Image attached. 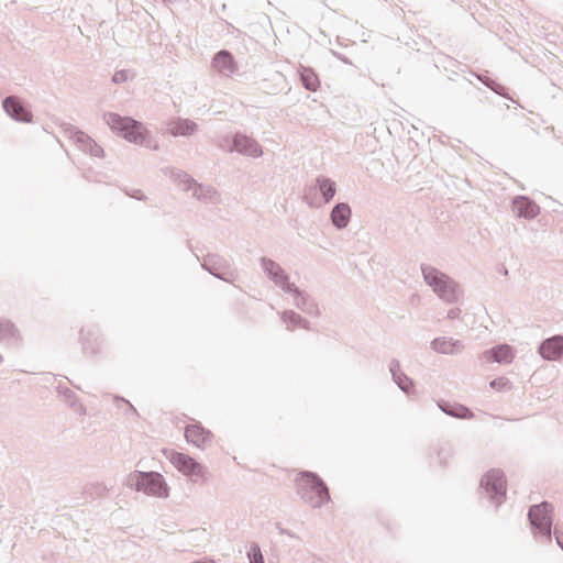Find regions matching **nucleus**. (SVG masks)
I'll use <instances>...</instances> for the list:
<instances>
[{
  "mask_svg": "<svg viewBox=\"0 0 563 563\" xmlns=\"http://www.w3.org/2000/svg\"><path fill=\"white\" fill-rule=\"evenodd\" d=\"M115 401L117 402H122L126 406V410H125V416H134V417H139V413L136 411V409L134 408V406L126 399H124L123 397H120V396H115L114 397Z\"/></svg>",
  "mask_w": 563,
  "mask_h": 563,
  "instance_id": "4c0bfd02",
  "label": "nucleus"
},
{
  "mask_svg": "<svg viewBox=\"0 0 563 563\" xmlns=\"http://www.w3.org/2000/svg\"><path fill=\"white\" fill-rule=\"evenodd\" d=\"M437 405H438L439 409L446 416H450V417H453L456 419H462V420H470V419L474 418L473 411L468 407H466L462 404L451 402V401L441 399L437 402Z\"/></svg>",
  "mask_w": 563,
  "mask_h": 563,
  "instance_id": "4be33fe9",
  "label": "nucleus"
},
{
  "mask_svg": "<svg viewBox=\"0 0 563 563\" xmlns=\"http://www.w3.org/2000/svg\"><path fill=\"white\" fill-rule=\"evenodd\" d=\"M287 294H291L294 296V305L302 312L310 316H318L320 313L318 305L305 290H301L296 286L295 291H287Z\"/></svg>",
  "mask_w": 563,
  "mask_h": 563,
  "instance_id": "5701e85b",
  "label": "nucleus"
},
{
  "mask_svg": "<svg viewBox=\"0 0 563 563\" xmlns=\"http://www.w3.org/2000/svg\"><path fill=\"white\" fill-rule=\"evenodd\" d=\"M218 146L228 153L238 152L239 154L254 158L263 155V148L260 143L255 139L241 132L234 133L231 137L224 136Z\"/></svg>",
  "mask_w": 563,
  "mask_h": 563,
  "instance_id": "0eeeda50",
  "label": "nucleus"
},
{
  "mask_svg": "<svg viewBox=\"0 0 563 563\" xmlns=\"http://www.w3.org/2000/svg\"><path fill=\"white\" fill-rule=\"evenodd\" d=\"M479 487L492 503H495L497 507L500 506L505 501L507 493V479L504 471L500 468L487 471L481 479Z\"/></svg>",
  "mask_w": 563,
  "mask_h": 563,
  "instance_id": "6e6552de",
  "label": "nucleus"
},
{
  "mask_svg": "<svg viewBox=\"0 0 563 563\" xmlns=\"http://www.w3.org/2000/svg\"><path fill=\"white\" fill-rule=\"evenodd\" d=\"M3 362V357L2 355L0 354V364Z\"/></svg>",
  "mask_w": 563,
  "mask_h": 563,
  "instance_id": "49530a36",
  "label": "nucleus"
},
{
  "mask_svg": "<svg viewBox=\"0 0 563 563\" xmlns=\"http://www.w3.org/2000/svg\"><path fill=\"white\" fill-rule=\"evenodd\" d=\"M335 194V183L329 177L320 175L316 178L314 185L305 190L303 201L312 208H320L323 203H329Z\"/></svg>",
  "mask_w": 563,
  "mask_h": 563,
  "instance_id": "423d86ee",
  "label": "nucleus"
},
{
  "mask_svg": "<svg viewBox=\"0 0 563 563\" xmlns=\"http://www.w3.org/2000/svg\"><path fill=\"white\" fill-rule=\"evenodd\" d=\"M553 510V505L549 501H542L529 508L528 519L536 538H544L545 541L551 542Z\"/></svg>",
  "mask_w": 563,
  "mask_h": 563,
  "instance_id": "39448f33",
  "label": "nucleus"
},
{
  "mask_svg": "<svg viewBox=\"0 0 563 563\" xmlns=\"http://www.w3.org/2000/svg\"><path fill=\"white\" fill-rule=\"evenodd\" d=\"M333 54H334L339 59H341L343 63H345V64H351V62L349 60V58H347V57H345V56H343V55H341V54H339V53H333Z\"/></svg>",
  "mask_w": 563,
  "mask_h": 563,
  "instance_id": "37998d69",
  "label": "nucleus"
},
{
  "mask_svg": "<svg viewBox=\"0 0 563 563\" xmlns=\"http://www.w3.org/2000/svg\"><path fill=\"white\" fill-rule=\"evenodd\" d=\"M104 120L109 128L130 143L157 151L158 143L154 141L144 124L131 117H122L115 112L104 113Z\"/></svg>",
  "mask_w": 563,
  "mask_h": 563,
  "instance_id": "f257e3e1",
  "label": "nucleus"
},
{
  "mask_svg": "<svg viewBox=\"0 0 563 563\" xmlns=\"http://www.w3.org/2000/svg\"><path fill=\"white\" fill-rule=\"evenodd\" d=\"M489 386L495 389V390H504L506 388H510V380L504 376L501 377H497V378H494L490 383H489Z\"/></svg>",
  "mask_w": 563,
  "mask_h": 563,
  "instance_id": "c9c22d12",
  "label": "nucleus"
},
{
  "mask_svg": "<svg viewBox=\"0 0 563 563\" xmlns=\"http://www.w3.org/2000/svg\"><path fill=\"white\" fill-rule=\"evenodd\" d=\"M66 132L69 133V136L75 141L80 151L95 157H103V148L84 131L69 125Z\"/></svg>",
  "mask_w": 563,
  "mask_h": 563,
  "instance_id": "f8f14e48",
  "label": "nucleus"
},
{
  "mask_svg": "<svg viewBox=\"0 0 563 563\" xmlns=\"http://www.w3.org/2000/svg\"><path fill=\"white\" fill-rule=\"evenodd\" d=\"M503 274L507 275L508 271L505 268V271H503Z\"/></svg>",
  "mask_w": 563,
  "mask_h": 563,
  "instance_id": "c03bdc74",
  "label": "nucleus"
},
{
  "mask_svg": "<svg viewBox=\"0 0 563 563\" xmlns=\"http://www.w3.org/2000/svg\"><path fill=\"white\" fill-rule=\"evenodd\" d=\"M278 532L280 534H287L289 537H295L289 530L282 528L279 525H277Z\"/></svg>",
  "mask_w": 563,
  "mask_h": 563,
  "instance_id": "79ce46f5",
  "label": "nucleus"
},
{
  "mask_svg": "<svg viewBox=\"0 0 563 563\" xmlns=\"http://www.w3.org/2000/svg\"><path fill=\"white\" fill-rule=\"evenodd\" d=\"M125 195L140 201L146 200V196L141 189L125 190Z\"/></svg>",
  "mask_w": 563,
  "mask_h": 563,
  "instance_id": "58836bf2",
  "label": "nucleus"
},
{
  "mask_svg": "<svg viewBox=\"0 0 563 563\" xmlns=\"http://www.w3.org/2000/svg\"><path fill=\"white\" fill-rule=\"evenodd\" d=\"M352 216V210L349 203L346 202H339L336 203L330 213V219L338 230L345 229L347 224L350 223Z\"/></svg>",
  "mask_w": 563,
  "mask_h": 563,
  "instance_id": "b1692460",
  "label": "nucleus"
},
{
  "mask_svg": "<svg viewBox=\"0 0 563 563\" xmlns=\"http://www.w3.org/2000/svg\"><path fill=\"white\" fill-rule=\"evenodd\" d=\"M553 533L558 545L563 550V531L559 530V528L555 527Z\"/></svg>",
  "mask_w": 563,
  "mask_h": 563,
  "instance_id": "ea45409f",
  "label": "nucleus"
},
{
  "mask_svg": "<svg viewBox=\"0 0 563 563\" xmlns=\"http://www.w3.org/2000/svg\"><path fill=\"white\" fill-rule=\"evenodd\" d=\"M432 450L435 452L439 464L442 467H445L448 465V460L453 454V448L449 442H443L437 444V446L432 448Z\"/></svg>",
  "mask_w": 563,
  "mask_h": 563,
  "instance_id": "2f4dec72",
  "label": "nucleus"
},
{
  "mask_svg": "<svg viewBox=\"0 0 563 563\" xmlns=\"http://www.w3.org/2000/svg\"><path fill=\"white\" fill-rule=\"evenodd\" d=\"M503 274L507 275L508 271L505 268V271H503Z\"/></svg>",
  "mask_w": 563,
  "mask_h": 563,
  "instance_id": "a18cd8bd",
  "label": "nucleus"
},
{
  "mask_svg": "<svg viewBox=\"0 0 563 563\" xmlns=\"http://www.w3.org/2000/svg\"><path fill=\"white\" fill-rule=\"evenodd\" d=\"M261 266L267 278L272 280L283 291H295L296 285L289 282V276L285 269L274 260L268 257L261 258Z\"/></svg>",
  "mask_w": 563,
  "mask_h": 563,
  "instance_id": "9d476101",
  "label": "nucleus"
},
{
  "mask_svg": "<svg viewBox=\"0 0 563 563\" xmlns=\"http://www.w3.org/2000/svg\"><path fill=\"white\" fill-rule=\"evenodd\" d=\"M212 437V432L199 422L188 424L185 429V438L187 442L196 445L197 448H205L207 443L211 442Z\"/></svg>",
  "mask_w": 563,
  "mask_h": 563,
  "instance_id": "dca6fc26",
  "label": "nucleus"
},
{
  "mask_svg": "<svg viewBox=\"0 0 563 563\" xmlns=\"http://www.w3.org/2000/svg\"><path fill=\"white\" fill-rule=\"evenodd\" d=\"M461 314V309L460 308H451L449 311H448V318L450 320H455L460 317Z\"/></svg>",
  "mask_w": 563,
  "mask_h": 563,
  "instance_id": "a19ab883",
  "label": "nucleus"
},
{
  "mask_svg": "<svg viewBox=\"0 0 563 563\" xmlns=\"http://www.w3.org/2000/svg\"><path fill=\"white\" fill-rule=\"evenodd\" d=\"M201 267L213 277L233 284L239 279V273L231 267L228 258L217 253H208L202 257Z\"/></svg>",
  "mask_w": 563,
  "mask_h": 563,
  "instance_id": "1a4fd4ad",
  "label": "nucleus"
},
{
  "mask_svg": "<svg viewBox=\"0 0 563 563\" xmlns=\"http://www.w3.org/2000/svg\"><path fill=\"white\" fill-rule=\"evenodd\" d=\"M167 131L175 137L190 136L198 131V124L190 119L177 117L167 122Z\"/></svg>",
  "mask_w": 563,
  "mask_h": 563,
  "instance_id": "6ab92c4d",
  "label": "nucleus"
},
{
  "mask_svg": "<svg viewBox=\"0 0 563 563\" xmlns=\"http://www.w3.org/2000/svg\"><path fill=\"white\" fill-rule=\"evenodd\" d=\"M247 558L250 563H265L262 550L256 542H251Z\"/></svg>",
  "mask_w": 563,
  "mask_h": 563,
  "instance_id": "f704fd0d",
  "label": "nucleus"
},
{
  "mask_svg": "<svg viewBox=\"0 0 563 563\" xmlns=\"http://www.w3.org/2000/svg\"><path fill=\"white\" fill-rule=\"evenodd\" d=\"M297 494L312 508H321L331 499L325 482L314 472L301 471L295 479Z\"/></svg>",
  "mask_w": 563,
  "mask_h": 563,
  "instance_id": "f03ea898",
  "label": "nucleus"
},
{
  "mask_svg": "<svg viewBox=\"0 0 563 563\" xmlns=\"http://www.w3.org/2000/svg\"><path fill=\"white\" fill-rule=\"evenodd\" d=\"M420 268L424 283L432 288L440 299L446 303L459 301L463 291L452 277L428 264H421Z\"/></svg>",
  "mask_w": 563,
  "mask_h": 563,
  "instance_id": "7ed1b4c3",
  "label": "nucleus"
},
{
  "mask_svg": "<svg viewBox=\"0 0 563 563\" xmlns=\"http://www.w3.org/2000/svg\"><path fill=\"white\" fill-rule=\"evenodd\" d=\"M540 356L545 361H559L563 356V335L555 334L543 340L538 347Z\"/></svg>",
  "mask_w": 563,
  "mask_h": 563,
  "instance_id": "2eb2a0df",
  "label": "nucleus"
},
{
  "mask_svg": "<svg viewBox=\"0 0 563 563\" xmlns=\"http://www.w3.org/2000/svg\"><path fill=\"white\" fill-rule=\"evenodd\" d=\"M431 349L441 354H459L464 345L460 340L452 338H435L431 341Z\"/></svg>",
  "mask_w": 563,
  "mask_h": 563,
  "instance_id": "393cba45",
  "label": "nucleus"
},
{
  "mask_svg": "<svg viewBox=\"0 0 563 563\" xmlns=\"http://www.w3.org/2000/svg\"><path fill=\"white\" fill-rule=\"evenodd\" d=\"M478 80L482 81L487 88L493 90L495 93L506 97L507 96V88L500 84H498L496 80L489 78L486 75H478Z\"/></svg>",
  "mask_w": 563,
  "mask_h": 563,
  "instance_id": "72a5a7b5",
  "label": "nucleus"
},
{
  "mask_svg": "<svg viewBox=\"0 0 563 563\" xmlns=\"http://www.w3.org/2000/svg\"><path fill=\"white\" fill-rule=\"evenodd\" d=\"M300 81L302 86L309 91H317L320 87V80L314 70L310 67H300L299 70Z\"/></svg>",
  "mask_w": 563,
  "mask_h": 563,
  "instance_id": "c85d7f7f",
  "label": "nucleus"
},
{
  "mask_svg": "<svg viewBox=\"0 0 563 563\" xmlns=\"http://www.w3.org/2000/svg\"><path fill=\"white\" fill-rule=\"evenodd\" d=\"M169 177L175 184L183 185L185 191L191 190L192 184H196V180L188 173L177 168L169 170Z\"/></svg>",
  "mask_w": 563,
  "mask_h": 563,
  "instance_id": "7c9ffc66",
  "label": "nucleus"
},
{
  "mask_svg": "<svg viewBox=\"0 0 563 563\" xmlns=\"http://www.w3.org/2000/svg\"><path fill=\"white\" fill-rule=\"evenodd\" d=\"M79 341L82 352L87 355H96L100 352L101 338L97 325H87L79 332Z\"/></svg>",
  "mask_w": 563,
  "mask_h": 563,
  "instance_id": "4468645a",
  "label": "nucleus"
},
{
  "mask_svg": "<svg viewBox=\"0 0 563 563\" xmlns=\"http://www.w3.org/2000/svg\"><path fill=\"white\" fill-rule=\"evenodd\" d=\"M512 211L519 218L533 219L540 212V207L527 196H517L512 199Z\"/></svg>",
  "mask_w": 563,
  "mask_h": 563,
  "instance_id": "a211bd4d",
  "label": "nucleus"
},
{
  "mask_svg": "<svg viewBox=\"0 0 563 563\" xmlns=\"http://www.w3.org/2000/svg\"><path fill=\"white\" fill-rule=\"evenodd\" d=\"M212 67L224 76H230L238 70L234 56L228 49H221L212 57Z\"/></svg>",
  "mask_w": 563,
  "mask_h": 563,
  "instance_id": "f3484780",
  "label": "nucleus"
},
{
  "mask_svg": "<svg viewBox=\"0 0 563 563\" xmlns=\"http://www.w3.org/2000/svg\"><path fill=\"white\" fill-rule=\"evenodd\" d=\"M21 339L16 325L7 318H0V341L4 343H16Z\"/></svg>",
  "mask_w": 563,
  "mask_h": 563,
  "instance_id": "a878e982",
  "label": "nucleus"
},
{
  "mask_svg": "<svg viewBox=\"0 0 563 563\" xmlns=\"http://www.w3.org/2000/svg\"><path fill=\"white\" fill-rule=\"evenodd\" d=\"M130 70L129 69H120L117 70L112 76V81L114 84H123L126 82L130 78Z\"/></svg>",
  "mask_w": 563,
  "mask_h": 563,
  "instance_id": "e433bc0d",
  "label": "nucleus"
},
{
  "mask_svg": "<svg viewBox=\"0 0 563 563\" xmlns=\"http://www.w3.org/2000/svg\"><path fill=\"white\" fill-rule=\"evenodd\" d=\"M283 322L286 323L287 329L292 331L295 328L301 327L306 330H310V323L303 319L299 313L294 310H285L282 314Z\"/></svg>",
  "mask_w": 563,
  "mask_h": 563,
  "instance_id": "c756f323",
  "label": "nucleus"
},
{
  "mask_svg": "<svg viewBox=\"0 0 563 563\" xmlns=\"http://www.w3.org/2000/svg\"><path fill=\"white\" fill-rule=\"evenodd\" d=\"M56 391L63 398L66 405L70 407L73 410L80 415L86 413L85 406L79 401L77 395L70 388L59 384L56 386Z\"/></svg>",
  "mask_w": 563,
  "mask_h": 563,
  "instance_id": "bb28decb",
  "label": "nucleus"
},
{
  "mask_svg": "<svg viewBox=\"0 0 563 563\" xmlns=\"http://www.w3.org/2000/svg\"><path fill=\"white\" fill-rule=\"evenodd\" d=\"M109 489L103 483H91L85 487L84 494L87 498L96 499L104 497Z\"/></svg>",
  "mask_w": 563,
  "mask_h": 563,
  "instance_id": "473e14b6",
  "label": "nucleus"
},
{
  "mask_svg": "<svg viewBox=\"0 0 563 563\" xmlns=\"http://www.w3.org/2000/svg\"><path fill=\"white\" fill-rule=\"evenodd\" d=\"M191 189L192 196L199 201L216 203L219 200V194L212 186L196 181V184H192Z\"/></svg>",
  "mask_w": 563,
  "mask_h": 563,
  "instance_id": "cd10ccee",
  "label": "nucleus"
},
{
  "mask_svg": "<svg viewBox=\"0 0 563 563\" xmlns=\"http://www.w3.org/2000/svg\"><path fill=\"white\" fill-rule=\"evenodd\" d=\"M125 484L131 489L142 492L147 496L166 498L169 495V487L158 472L134 471L128 475Z\"/></svg>",
  "mask_w": 563,
  "mask_h": 563,
  "instance_id": "20e7f679",
  "label": "nucleus"
},
{
  "mask_svg": "<svg viewBox=\"0 0 563 563\" xmlns=\"http://www.w3.org/2000/svg\"><path fill=\"white\" fill-rule=\"evenodd\" d=\"M2 108L14 121L30 123L33 120L32 111L18 96L5 97L2 100Z\"/></svg>",
  "mask_w": 563,
  "mask_h": 563,
  "instance_id": "9b49d317",
  "label": "nucleus"
},
{
  "mask_svg": "<svg viewBox=\"0 0 563 563\" xmlns=\"http://www.w3.org/2000/svg\"><path fill=\"white\" fill-rule=\"evenodd\" d=\"M483 357L489 363L509 364L512 362L515 354L512 347L504 343L486 350L483 353Z\"/></svg>",
  "mask_w": 563,
  "mask_h": 563,
  "instance_id": "412c9836",
  "label": "nucleus"
},
{
  "mask_svg": "<svg viewBox=\"0 0 563 563\" xmlns=\"http://www.w3.org/2000/svg\"><path fill=\"white\" fill-rule=\"evenodd\" d=\"M169 460L184 475L202 477L205 474V467L188 454L173 451Z\"/></svg>",
  "mask_w": 563,
  "mask_h": 563,
  "instance_id": "ddd939ff",
  "label": "nucleus"
},
{
  "mask_svg": "<svg viewBox=\"0 0 563 563\" xmlns=\"http://www.w3.org/2000/svg\"><path fill=\"white\" fill-rule=\"evenodd\" d=\"M389 372L394 383L402 390L406 395H410L415 390L413 380L401 371L400 363L398 360L393 358L389 363Z\"/></svg>",
  "mask_w": 563,
  "mask_h": 563,
  "instance_id": "aec40b11",
  "label": "nucleus"
}]
</instances>
